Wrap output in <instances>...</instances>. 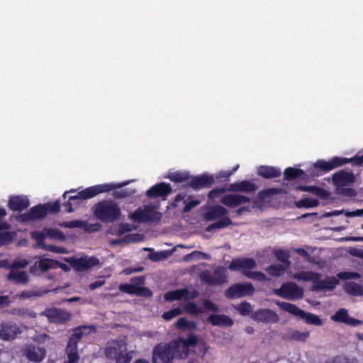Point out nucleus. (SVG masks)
Masks as SVG:
<instances>
[{
    "label": "nucleus",
    "mask_w": 363,
    "mask_h": 363,
    "mask_svg": "<svg viewBox=\"0 0 363 363\" xmlns=\"http://www.w3.org/2000/svg\"><path fill=\"white\" fill-rule=\"evenodd\" d=\"M61 203L60 200L48 202L33 206L25 213L16 216L19 223H29L45 218L48 213L56 214L60 211Z\"/></svg>",
    "instance_id": "obj_1"
},
{
    "label": "nucleus",
    "mask_w": 363,
    "mask_h": 363,
    "mask_svg": "<svg viewBox=\"0 0 363 363\" xmlns=\"http://www.w3.org/2000/svg\"><path fill=\"white\" fill-rule=\"evenodd\" d=\"M198 342V337L191 333L186 339L177 337L167 343L172 350L174 359H185L189 356L190 347H195Z\"/></svg>",
    "instance_id": "obj_2"
},
{
    "label": "nucleus",
    "mask_w": 363,
    "mask_h": 363,
    "mask_svg": "<svg viewBox=\"0 0 363 363\" xmlns=\"http://www.w3.org/2000/svg\"><path fill=\"white\" fill-rule=\"evenodd\" d=\"M105 354L109 359L116 360V363H130L132 354L127 352V344L122 339L113 341L106 347Z\"/></svg>",
    "instance_id": "obj_3"
},
{
    "label": "nucleus",
    "mask_w": 363,
    "mask_h": 363,
    "mask_svg": "<svg viewBox=\"0 0 363 363\" xmlns=\"http://www.w3.org/2000/svg\"><path fill=\"white\" fill-rule=\"evenodd\" d=\"M91 198V187L76 193L75 190L67 191L62 194V206L67 213H72L86 199Z\"/></svg>",
    "instance_id": "obj_4"
},
{
    "label": "nucleus",
    "mask_w": 363,
    "mask_h": 363,
    "mask_svg": "<svg viewBox=\"0 0 363 363\" xmlns=\"http://www.w3.org/2000/svg\"><path fill=\"white\" fill-rule=\"evenodd\" d=\"M94 213L101 221L109 223L120 218L121 209L116 203L105 201L96 205Z\"/></svg>",
    "instance_id": "obj_5"
},
{
    "label": "nucleus",
    "mask_w": 363,
    "mask_h": 363,
    "mask_svg": "<svg viewBox=\"0 0 363 363\" xmlns=\"http://www.w3.org/2000/svg\"><path fill=\"white\" fill-rule=\"evenodd\" d=\"M131 284H121L119 285V290L129 295H136L141 297L150 298L152 296V291L142 285L145 284V277L143 276L131 279Z\"/></svg>",
    "instance_id": "obj_6"
},
{
    "label": "nucleus",
    "mask_w": 363,
    "mask_h": 363,
    "mask_svg": "<svg viewBox=\"0 0 363 363\" xmlns=\"http://www.w3.org/2000/svg\"><path fill=\"white\" fill-rule=\"evenodd\" d=\"M279 306L282 310L288 312L289 313L299 317L301 319H304L307 324L318 326L323 325L322 320L317 315L311 313H306L295 304L281 302L279 304Z\"/></svg>",
    "instance_id": "obj_7"
},
{
    "label": "nucleus",
    "mask_w": 363,
    "mask_h": 363,
    "mask_svg": "<svg viewBox=\"0 0 363 363\" xmlns=\"http://www.w3.org/2000/svg\"><path fill=\"white\" fill-rule=\"evenodd\" d=\"M227 269L225 267H217L211 273L209 270L202 271L199 277L201 280L210 286H219L227 282Z\"/></svg>",
    "instance_id": "obj_8"
},
{
    "label": "nucleus",
    "mask_w": 363,
    "mask_h": 363,
    "mask_svg": "<svg viewBox=\"0 0 363 363\" xmlns=\"http://www.w3.org/2000/svg\"><path fill=\"white\" fill-rule=\"evenodd\" d=\"M345 162L344 157H334L329 161L318 160L312 165L310 172L313 176H319L322 173L328 172L337 167L345 164Z\"/></svg>",
    "instance_id": "obj_9"
},
{
    "label": "nucleus",
    "mask_w": 363,
    "mask_h": 363,
    "mask_svg": "<svg viewBox=\"0 0 363 363\" xmlns=\"http://www.w3.org/2000/svg\"><path fill=\"white\" fill-rule=\"evenodd\" d=\"M255 291V289L250 282L236 283L228 287L224 295L228 299H234L252 296Z\"/></svg>",
    "instance_id": "obj_10"
},
{
    "label": "nucleus",
    "mask_w": 363,
    "mask_h": 363,
    "mask_svg": "<svg viewBox=\"0 0 363 363\" xmlns=\"http://www.w3.org/2000/svg\"><path fill=\"white\" fill-rule=\"evenodd\" d=\"M274 294L289 300H298L303 297V290L294 282L283 284L274 291Z\"/></svg>",
    "instance_id": "obj_11"
},
{
    "label": "nucleus",
    "mask_w": 363,
    "mask_h": 363,
    "mask_svg": "<svg viewBox=\"0 0 363 363\" xmlns=\"http://www.w3.org/2000/svg\"><path fill=\"white\" fill-rule=\"evenodd\" d=\"M174 357L167 342L157 343L152 349V363H173Z\"/></svg>",
    "instance_id": "obj_12"
},
{
    "label": "nucleus",
    "mask_w": 363,
    "mask_h": 363,
    "mask_svg": "<svg viewBox=\"0 0 363 363\" xmlns=\"http://www.w3.org/2000/svg\"><path fill=\"white\" fill-rule=\"evenodd\" d=\"M256 265V262L252 258H236L230 262L228 269L232 272H240L245 276V273L250 272Z\"/></svg>",
    "instance_id": "obj_13"
},
{
    "label": "nucleus",
    "mask_w": 363,
    "mask_h": 363,
    "mask_svg": "<svg viewBox=\"0 0 363 363\" xmlns=\"http://www.w3.org/2000/svg\"><path fill=\"white\" fill-rule=\"evenodd\" d=\"M172 193V187L169 184L160 182L150 188L145 193L146 196L150 199L160 197L165 201L167 196Z\"/></svg>",
    "instance_id": "obj_14"
},
{
    "label": "nucleus",
    "mask_w": 363,
    "mask_h": 363,
    "mask_svg": "<svg viewBox=\"0 0 363 363\" xmlns=\"http://www.w3.org/2000/svg\"><path fill=\"white\" fill-rule=\"evenodd\" d=\"M252 318L255 321L263 323H276L279 320L277 313L268 308H262L255 311Z\"/></svg>",
    "instance_id": "obj_15"
},
{
    "label": "nucleus",
    "mask_w": 363,
    "mask_h": 363,
    "mask_svg": "<svg viewBox=\"0 0 363 363\" xmlns=\"http://www.w3.org/2000/svg\"><path fill=\"white\" fill-rule=\"evenodd\" d=\"M57 265V260L48 258H42L33 263V264L30 267V272L32 274L38 275L39 274V272L44 273L48 272L51 269H56V266Z\"/></svg>",
    "instance_id": "obj_16"
},
{
    "label": "nucleus",
    "mask_w": 363,
    "mask_h": 363,
    "mask_svg": "<svg viewBox=\"0 0 363 363\" xmlns=\"http://www.w3.org/2000/svg\"><path fill=\"white\" fill-rule=\"evenodd\" d=\"M215 183L212 175L203 174L199 176L191 177L188 185L194 190L197 191L204 188H210Z\"/></svg>",
    "instance_id": "obj_17"
},
{
    "label": "nucleus",
    "mask_w": 363,
    "mask_h": 363,
    "mask_svg": "<svg viewBox=\"0 0 363 363\" xmlns=\"http://www.w3.org/2000/svg\"><path fill=\"white\" fill-rule=\"evenodd\" d=\"M47 237L46 233L42 231H33L31 233V238L35 240L37 245L40 248L53 252L65 253V249L62 247H57L52 245H45V240Z\"/></svg>",
    "instance_id": "obj_18"
},
{
    "label": "nucleus",
    "mask_w": 363,
    "mask_h": 363,
    "mask_svg": "<svg viewBox=\"0 0 363 363\" xmlns=\"http://www.w3.org/2000/svg\"><path fill=\"white\" fill-rule=\"evenodd\" d=\"M320 274L318 273L315 281H314L312 286L313 291L333 290L338 284L337 279L333 277H327L323 280H320Z\"/></svg>",
    "instance_id": "obj_19"
},
{
    "label": "nucleus",
    "mask_w": 363,
    "mask_h": 363,
    "mask_svg": "<svg viewBox=\"0 0 363 363\" xmlns=\"http://www.w3.org/2000/svg\"><path fill=\"white\" fill-rule=\"evenodd\" d=\"M250 201V199L248 196L233 194H225L220 199V202L229 208H235Z\"/></svg>",
    "instance_id": "obj_20"
},
{
    "label": "nucleus",
    "mask_w": 363,
    "mask_h": 363,
    "mask_svg": "<svg viewBox=\"0 0 363 363\" xmlns=\"http://www.w3.org/2000/svg\"><path fill=\"white\" fill-rule=\"evenodd\" d=\"M21 333V330L13 323L7 322L0 324V337L4 340H13Z\"/></svg>",
    "instance_id": "obj_21"
},
{
    "label": "nucleus",
    "mask_w": 363,
    "mask_h": 363,
    "mask_svg": "<svg viewBox=\"0 0 363 363\" xmlns=\"http://www.w3.org/2000/svg\"><path fill=\"white\" fill-rule=\"evenodd\" d=\"M46 315L50 322L55 323H65L71 319V314L62 308L50 309L47 311Z\"/></svg>",
    "instance_id": "obj_22"
},
{
    "label": "nucleus",
    "mask_w": 363,
    "mask_h": 363,
    "mask_svg": "<svg viewBox=\"0 0 363 363\" xmlns=\"http://www.w3.org/2000/svg\"><path fill=\"white\" fill-rule=\"evenodd\" d=\"M257 189V186L248 180H242L230 184L228 187V191L253 193Z\"/></svg>",
    "instance_id": "obj_23"
},
{
    "label": "nucleus",
    "mask_w": 363,
    "mask_h": 363,
    "mask_svg": "<svg viewBox=\"0 0 363 363\" xmlns=\"http://www.w3.org/2000/svg\"><path fill=\"white\" fill-rule=\"evenodd\" d=\"M23 355L31 362H40L46 355L44 348L29 345L23 350Z\"/></svg>",
    "instance_id": "obj_24"
},
{
    "label": "nucleus",
    "mask_w": 363,
    "mask_h": 363,
    "mask_svg": "<svg viewBox=\"0 0 363 363\" xmlns=\"http://www.w3.org/2000/svg\"><path fill=\"white\" fill-rule=\"evenodd\" d=\"M228 213V209L220 205H215L208 208L203 213V219L206 221H213L218 220Z\"/></svg>",
    "instance_id": "obj_25"
},
{
    "label": "nucleus",
    "mask_w": 363,
    "mask_h": 363,
    "mask_svg": "<svg viewBox=\"0 0 363 363\" xmlns=\"http://www.w3.org/2000/svg\"><path fill=\"white\" fill-rule=\"evenodd\" d=\"M29 205L28 199L22 196H11L8 203L9 209L13 211H22L28 208Z\"/></svg>",
    "instance_id": "obj_26"
},
{
    "label": "nucleus",
    "mask_w": 363,
    "mask_h": 363,
    "mask_svg": "<svg viewBox=\"0 0 363 363\" xmlns=\"http://www.w3.org/2000/svg\"><path fill=\"white\" fill-rule=\"evenodd\" d=\"M333 180L335 185L340 189V186H345L353 182L354 175L352 172L341 170L333 174Z\"/></svg>",
    "instance_id": "obj_27"
},
{
    "label": "nucleus",
    "mask_w": 363,
    "mask_h": 363,
    "mask_svg": "<svg viewBox=\"0 0 363 363\" xmlns=\"http://www.w3.org/2000/svg\"><path fill=\"white\" fill-rule=\"evenodd\" d=\"M207 321L213 326L230 327L233 325V320L229 316L224 314H211Z\"/></svg>",
    "instance_id": "obj_28"
},
{
    "label": "nucleus",
    "mask_w": 363,
    "mask_h": 363,
    "mask_svg": "<svg viewBox=\"0 0 363 363\" xmlns=\"http://www.w3.org/2000/svg\"><path fill=\"white\" fill-rule=\"evenodd\" d=\"M281 193V190L279 188H268L267 189L262 190L258 192L257 198L256 200L253 201L252 207H257L259 204L264 202L266 199L270 198L273 195L280 194Z\"/></svg>",
    "instance_id": "obj_29"
},
{
    "label": "nucleus",
    "mask_w": 363,
    "mask_h": 363,
    "mask_svg": "<svg viewBox=\"0 0 363 363\" xmlns=\"http://www.w3.org/2000/svg\"><path fill=\"white\" fill-rule=\"evenodd\" d=\"M189 294V291L186 288L179 289L172 291H169L164 295V299L168 302L174 301H180L187 298Z\"/></svg>",
    "instance_id": "obj_30"
},
{
    "label": "nucleus",
    "mask_w": 363,
    "mask_h": 363,
    "mask_svg": "<svg viewBox=\"0 0 363 363\" xmlns=\"http://www.w3.org/2000/svg\"><path fill=\"white\" fill-rule=\"evenodd\" d=\"M280 169L267 165H262L257 169V174L264 179H273L281 176Z\"/></svg>",
    "instance_id": "obj_31"
},
{
    "label": "nucleus",
    "mask_w": 363,
    "mask_h": 363,
    "mask_svg": "<svg viewBox=\"0 0 363 363\" xmlns=\"http://www.w3.org/2000/svg\"><path fill=\"white\" fill-rule=\"evenodd\" d=\"M6 278L9 281H12L16 284H26L29 281V277L26 272H18L14 269L9 272Z\"/></svg>",
    "instance_id": "obj_32"
},
{
    "label": "nucleus",
    "mask_w": 363,
    "mask_h": 363,
    "mask_svg": "<svg viewBox=\"0 0 363 363\" xmlns=\"http://www.w3.org/2000/svg\"><path fill=\"white\" fill-rule=\"evenodd\" d=\"M127 183L123 184H103L99 185L92 186L91 189V195L92 197L105 192H108L113 189L121 188V186L125 185Z\"/></svg>",
    "instance_id": "obj_33"
},
{
    "label": "nucleus",
    "mask_w": 363,
    "mask_h": 363,
    "mask_svg": "<svg viewBox=\"0 0 363 363\" xmlns=\"http://www.w3.org/2000/svg\"><path fill=\"white\" fill-rule=\"evenodd\" d=\"M344 290L347 294L353 296H363V286L356 282H346L344 284Z\"/></svg>",
    "instance_id": "obj_34"
},
{
    "label": "nucleus",
    "mask_w": 363,
    "mask_h": 363,
    "mask_svg": "<svg viewBox=\"0 0 363 363\" xmlns=\"http://www.w3.org/2000/svg\"><path fill=\"white\" fill-rule=\"evenodd\" d=\"M70 265L77 271L82 272L91 268V258L88 259L82 258L71 259L69 261Z\"/></svg>",
    "instance_id": "obj_35"
},
{
    "label": "nucleus",
    "mask_w": 363,
    "mask_h": 363,
    "mask_svg": "<svg viewBox=\"0 0 363 363\" xmlns=\"http://www.w3.org/2000/svg\"><path fill=\"white\" fill-rule=\"evenodd\" d=\"M232 220L228 216H223L219 218L217 221L208 225L206 228V232H211L215 229H222L232 225Z\"/></svg>",
    "instance_id": "obj_36"
},
{
    "label": "nucleus",
    "mask_w": 363,
    "mask_h": 363,
    "mask_svg": "<svg viewBox=\"0 0 363 363\" xmlns=\"http://www.w3.org/2000/svg\"><path fill=\"white\" fill-rule=\"evenodd\" d=\"M191 176L189 172L185 171H175L173 172H169L167 178H168L170 181L179 183L183 182H186L189 179H191Z\"/></svg>",
    "instance_id": "obj_37"
},
{
    "label": "nucleus",
    "mask_w": 363,
    "mask_h": 363,
    "mask_svg": "<svg viewBox=\"0 0 363 363\" xmlns=\"http://www.w3.org/2000/svg\"><path fill=\"white\" fill-rule=\"evenodd\" d=\"M304 174V171L301 169L294 167H287L284 172V179L287 181H293Z\"/></svg>",
    "instance_id": "obj_38"
},
{
    "label": "nucleus",
    "mask_w": 363,
    "mask_h": 363,
    "mask_svg": "<svg viewBox=\"0 0 363 363\" xmlns=\"http://www.w3.org/2000/svg\"><path fill=\"white\" fill-rule=\"evenodd\" d=\"M66 353L67 359L64 363H77L79 359L77 347L67 345Z\"/></svg>",
    "instance_id": "obj_39"
},
{
    "label": "nucleus",
    "mask_w": 363,
    "mask_h": 363,
    "mask_svg": "<svg viewBox=\"0 0 363 363\" xmlns=\"http://www.w3.org/2000/svg\"><path fill=\"white\" fill-rule=\"evenodd\" d=\"M144 222L157 221L161 219L160 213L155 211L150 206H146L143 210Z\"/></svg>",
    "instance_id": "obj_40"
},
{
    "label": "nucleus",
    "mask_w": 363,
    "mask_h": 363,
    "mask_svg": "<svg viewBox=\"0 0 363 363\" xmlns=\"http://www.w3.org/2000/svg\"><path fill=\"white\" fill-rule=\"evenodd\" d=\"M319 205V201L313 198H304L296 202V206L298 208H312Z\"/></svg>",
    "instance_id": "obj_41"
},
{
    "label": "nucleus",
    "mask_w": 363,
    "mask_h": 363,
    "mask_svg": "<svg viewBox=\"0 0 363 363\" xmlns=\"http://www.w3.org/2000/svg\"><path fill=\"white\" fill-rule=\"evenodd\" d=\"M184 311L192 315H199L203 313L201 308L199 307L196 303L193 301H189L186 303L183 306Z\"/></svg>",
    "instance_id": "obj_42"
},
{
    "label": "nucleus",
    "mask_w": 363,
    "mask_h": 363,
    "mask_svg": "<svg viewBox=\"0 0 363 363\" xmlns=\"http://www.w3.org/2000/svg\"><path fill=\"white\" fill-rule=\"evenodd\" d=\"M287 267L282 264H271L266 267V272L272 277H280L286 270Z\"/></svg>",
    "instance_id": "obj_43"
},
{
    "label": "nucleus",
    "mask_w": 363,
    "mask_h": 363,
    "mask_svg": "<svg viewBox=\"0 0 363 363\" xmlns=\"http://www.w3.org/2000/svg\"><path fill=\"white\" fill-rule=\"evenodd\" d=\"M16 237V233L15 231L0 232V246L11 243Z\"/></svg>",
    "instance_id": "obj_44"
},
{
    "label": "nucleus",
    "mask_w": 363,
    "mask_h": 363,
    "mask_svg": "<svg viewBox=\"0 0 363 363\" xmlns=\"http://www.w3.org/2000/svg\"><path fill=\"white\" fill-rule=\"evenodd\" d=\"M309 332H300L298 330H293L286 338L289 340H295L299 342H305L309 337Z\"/></svg>",
    "instance_id": "obj_45"
},
{
    "label": "nucleus",
    "mask_w": 363,
    "mask_h": 363,
    "mask_svg": "<svg viewBox=\"0 0 363 363\" xmlns=\"http://www.w3.org/2000/svg\"><path fill=\"white\" fill-rule=\"evenodd\" d=\"M47 237L57 240L63 241L65 240V235L64 233L57 228H45Z\"/></svg>",
    "instance_id": "obj_46"
},
{
    "label": "nucleus",
    "mask_w": 363,
    "mask_h": 363,
    "mask_svg": "<svg viewBox=\"0 0 363 363\" xmlns=\"http://www.w3.org/2000/svg\"><path fill=\"white\" fill-rule=\"evenodd\" d=\"M317 276L318 272H301L296 274L295 278L306 281H311L313 284Z\"/></svg>",
    "instance_id": "obj_47"
},
{
    "label": "nucleus",
    "mask_w": 363,
    "mask_h": 363,
    "mask_svg": "<svg viewBox=\"0 0 363 363\" xmlns=\"http://www.w3.org/2000/svg\"><path fill=\"white\" fill-rule=\"evenodd\" d=\"M83 336L82 328L81 327L77 328L74 330L73 333L70 336L67 345L77 347L78 342Z\"/></svg>",
    "instance_id": "obj_48"
},
{
    "label": "nucleus",
    "mask_w": 363,
    "mask_h": 363,
    "mask_svg": "<svg viewBox=\"0 0 363 363\" xmlns=\"http://www.w3.org/2000/svg\"><path fill=\"white\" fill-rule=\"evenodd\" d=\"M348 315V312L345 308H340L333 315L331 319L335 322L345 323Z\"/></svg>",
    "instance_id": "obj_49"
},
{
    "label": "nucleus",
    "mask_w": 363,
    "mask_h": 363,
    "mask_svg": "<svg viewBox=\"0 0 363 363\" xmlns=\"http://www.w3.org/2000/svg\"><path fill=\"white\" fill-rule=\"evenodd\" d=\"M274 255L277 260L282 262L285 267H288L290 264L289 260V255L288 252L282 250H277L274 251Z\"/></svg>",
    "instance_id": "obj_50"
},
{
    "label": "nucleus",
    "mask_w": 363,
    "mask_h": 363,
    "mask_svg": "<svg viewBox=\"0 0 363 363\" xmlns=\"http://www.w3.org/2000/svg\"><path fill=\"white\" fill-rule=\"evenodd\" d=\"M245 276L249 279L258 281L260 282L267 280V276L262 272H250L245 273Z\"/></svg>",
    "instance_id": "obj_51"
},
{
    "label": "nucleus",
    "mask_w": 363,
    "mask_h": 363,
    "mask_svg": "<svg viewBox=\"0 0 363 363\" xmlns=\"http://www.w3.org/2000/svg\"><path fill=\"white\" fill-rule=\"evenodd\" d=\"M182 311L179 308H174L163 313L162 317L164 320L169 321L182 314Z\"/></svg>",
    "instance_id": "obj_52"
},
{
    "label": "nucleus",
    "mask_w": 363,
    "mask_h": 363,
    "mask_svg": "<svg viewBox=\"0 0 363 363\" xmlns=\"http://www.w3.org/2000/svg\"><path fill=\"white\" fill-rule=\"evenodd\" d=\"M40 294L38 291H34V290H24L21 291L16 295V297H18L21 300H25V299H29L33 297H37L39 296Z\"/></svg>",
    "instance_id": "obj_53"
},
{
    "label": "nucleus",
    "mask_w": 363,
    "mask_h": 363,
    "mask_svg": "<svg viewBox=\"0 0 363 363\" xmlns=\"http://www.w3.org/2000/svg\"><path fill=\"white\" fill-rule=\"evenodd\" d=\"M236 310L240 315L245 316L252 312V306L250 303L243 301L236 307Z\"/></svg>",
    "instance_id": "obj_54"
},
{
    "label": "nucleus",
    "mask_w": 363,
    "mask_h": 363,
    "mask_svg": "<svg viewBox=\"0 0 363 363\" xmlns=\"http://www.w3.org/2000/svg\"><path fill=\"white\" fill-rule=\"evenodd\" d=\"M337 276L342 280L357 279L360 278V274L354 272H342L338 273Z\"/></svg>",
    "instance_id": "obj_55"
},
{
    "label": "nucleus",
    "mask_w": 363,
    "mask_h": 363,
    "mask_svg": "<svg viewBox=\"0 0 363 363\" xmlns=\"http://www.w3.org/2000/svg\"><path fill=\"white\" fill-rule=\"evenodd\" d=\"M32 312L25 308H15L11 311V314L20 317H33Z\"/></svg>",
    "instance_id": "obj_56"
},
{
    "label": "nucleus",
    "mask_w": 363,
    "mask_h": 363,
    "mask_svg": "<svg viewBox=\"0 0 363 363\" xmlns=\"http://www.w3.org/2000/svg\"><path fill=\"white\" fill-rule=\"evenodd\" d=\"M326 363H357L355 359H350L345 355H338Z\"/></svg>",
    "instance_id": "obj_57"
},
{
    "label": "nucleus",
    "mask_w": 363,
    "mask_h": 363,
    "mask_svg": "<svg viewBox=\"0 0 363 363\" xmlns=\"http://www.w3.org/2000/svg\"><path fill=\"white\" fill-rule=\"evenodd\" d=\"M169 256L167 251H161L152 252L149 255V258L154 262H159L160 260L166 259Z\"/></svg>",
    "instance_id": "obj_58"
},
{
    "label": "nucleus",
    "mask_w": 363,
    "mask_h": 363,
    "mask_svg": "<svg viewBox=\"0 0 363 363\" xmlns=\"http://www.w3.org/2000/svg\"><path fill=\"white\" fill-rule=\"evenodd\" d=\"M140 236L139 234H129L125 235L123 239L113 241L114 243H120V242H135L139 240L138 238Z\"/></svg>",
    "instance_id": "obj_59"
},
{
    "label": "nucleus",
    "mask_w": 363,
    "mask_h": 363,
    "mask_svg": "<svg viewBox=\"0 0 363 363\" xmlns=\"http://www.w3.org/2000/svg\"><path fill=\"white\" fill-rule=\"evenodd\" d=\"M203 308L208 311H212L214 313H217L219 311V308L216 304H215L213 301L208 299H204L203 301Z\"/></svg>",
    "instance_id": "obj_60"
},
{
    "label": "nucleus",
    "mask_w": 363,
    "mask_h": 363,
    "mask_svg": "<svg viewBox=\"0 0 363 363\" xmlns=\"http://www.w3.org/2000/svg\"><path fill=\"white\" fill-rule=\"evenodd\" d=\"M345 164L352 163L353 166H361L363 164V155L361 156L356 155L352 158L344 157Z\"/></svg>",
    "instance_id": "obj_61"
},
{
    "label": "nucleus",
    "mask_w": 363,
    "mask_h": 363,
    "mask_svg": "<svg viewBox=\"0 0 363 363\" xmlns=\"http://www.w3.org/2000/svg\"><path fill=\"white\" fill-rule=\"evenodd\" d=\"M227 191H228V188L227 189L224 188V187L216 188V189L211 190L208 192V196L211 199H214L217 198L219 195L225 193Z\"/></svg>",
    "instance_id": "obj_62"
},
{
    "label": "nucleus",
    "mask_w": 363,
    "mask_h": 363,
    "mask_svg": "<svg viewBox=\"0 0 363 363\" xmlns=\"http://www.w3.org/2000/svg\"><path fill=\"white\" fill-rule=\"evenodd\" d=\"M199 256H201L203 259H207L209 258L208 254L195 250V251L192 252L191 253L185 255L184 260L187 261V260L190 259L191 257H198L199 258Z\"/></svg>",
    "instance_id": "obj_63"
},
{
    "label": "nucleus",
    "mask_w": 363,
    "mask_h": 363,
    "mask_svg": "<svg viewBox=\"0 0 363 363\" xmlns=\"http://www.w3.org/2000/svg\"><path fill=\"white\" fill-rule=\"evenodd\" d=\"M86 223L84 221L81 220H72L68 222H65L63 224H62V226L66 227V228H83Z\"/></svg>",
    "instance_id": "obj_64"
}]
</instances>
